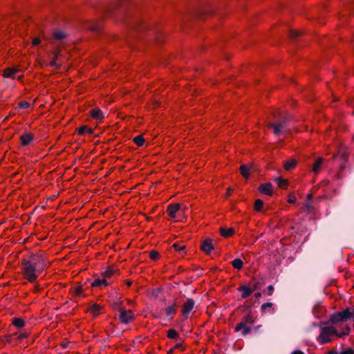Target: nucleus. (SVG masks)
I'll return each instance as SVG.
<instances>
[{
  "mask_svg": "<svg viewBox=\"0 0 354 354\" xmlns=\"http://www.w3.org/2000/svg\"><path fill=\"white\" fill-rule=\"evenodd\" d=\"M129 0H115V1L104 10L107 16H116L123 20L130 16L129 8L131 7Z\"/></svg>",
  "mask_w": 354,
  "mask_h": 354,
  "instance_id": "obj_1",
  "label": "nucleus"
},
{
  "mask_svg": "<svg viewBox=\"0 0 354 354\" xmlns=\"http://www.w3.org/2000/svg\"><path fill=\"white\" fill-rule=\"evenodd\" d=\"M21 268L24 277L30 283L34 282L40 274L38 268L26 259L21 261Z\"/></svg>",
  "mask_w": 354,
  "mask_h": 354,
  "instance_id": "obj_2",
  "label": "nucleus"
},
{
  "mask_svg": "<svg viewBox=\"0 0 354 354\" xmlns=\"http://www.w3.org/2000/svg\"><path fill=\"white\" fill-rule=\"evenodd\" d=\"M250 310V307L246 306L245 311L248 313L242 318L241 322L238 324L234 328L236 332L242 330V335L243 336L247 335L251 332V328L250 327V325L254 324V319L252 315L249 313Z\"/></svg>",
  "mask_w": 354,
  "mask_h": 354,
  "instance_id": "obj_3",
  "label": "nucleus"
},
{
  "mask_svg": "<svg viewBox=\"0 0 354 354\" xmlns=\"http://www.w3.org/2000/svg\"><path fill=\"white\" fill-rule=\"evenodd\" d=\"M129 26L132 28L134 31L138 32L140 35L145 33V32H149V35L153 37V38L157 41H160L161 39L162 35L156 30H148V26L143 24L142 22L139 21H133L131 22H128Z\"/></svg>",
  "mask_w": 354,
  "mask_h": 354,
  "instance_id": "obj_4",
  "label": "nucleus"
},
{
  "mask_svg": "<svg viewBox=\"0 0 354 354\" xmlns=\"http://www.w3.org/2000/svg\"><path fill=\"white\" fill-rule=\"evenodd\" d=\"M279 115L280 118L279 119L275 116V120H277L275 123L268 124V127L273 129V133L275 136H279L283 131L290 120V116L288 115H281V114L279 113Z\"/></svg>",
  "mask_w": 354,
  "mask_h": 354,
  "instance_id": "obj_5",
  "label": "nucleus"
},
{
  "mask_svg": "<svg viewBox=\"0 0 354 354\" xmlns=\"http://www.w3.org/2000/svg\"><path fill=\"white\" fill-rule=\"evenodd\" d=\"M337 335V330L333 326L321 327V332L317 337V340L321 344H324L331 342L330 336Z\"/></svg>",
  "mask_w": 354,
  "mask_h": 354,
  "instance_id": "obj_6",
  "label": "nucleus"
},
{
  "mask_svg": "<svg viewBox=\"0 0 354 354\" xmlns=\"http://www.w3.org/2000/svg\"><path fill=\"white\" fill-rule=\"evenodd\" d=\"M28 260L38 268L39 273H41L47 266L46 259L41 254H33Z\"/></svg>",
  "mask_w": 354,
  "mask_h": 354,
  "instance_id": "obj_7",
  "label": "nucleus"
},
{
  "mask_svg": "<svg viewBox=\"0 0 354 354\" xmlns=\"http://www.w3.org/2000/svg\"><path fill=\"white\" fill-rule=\"evenodd\" d=\"M119 312V319L122 324H127L134 319V314L130 310H127L124 308H120Z\"/></svg>",
  "mask_w": 354,
  "mask_h": 354,
  "instance_id": "obj_8",
  "label": "nucleus"
},
{
  "mask_svg": "<svg viewBox=\"0 0 354 354\" xmlns=\"http://www.w3.org/2000/svg\"><path fill=\"white\" fill-rule=\"evenodd\" d=\"M195 305V301L190 298L186 299L183 306L182 313L185 319L188 317L189 314L193 310Z\"/></svg>",
  "mask_w": 354,
  "mask_h": 354,
  "instance_id": "obj_9",
  "label": "nucleus"
},
{
  "mask_svg": "<svg viewBox=\"0 0 354 354\" xmlns=\"http://www.w3.org/2000/svg\"><path fill=\"white\" fill-rule=\"evenodd\" d=\"M101 23L99 21H88L85 24L84 28L93 32H100L101 30Z\"/></svg>",
  "mask_w": 354,
  "mask_h": 354,
  "instance_id": "obj_10",
  "label": "nucleus"
},
{
  "mask_svg": "<svg viewBox=\"0 0 354 354\" xmlns=\"http://www.w3.org/2000/svg\"><path fill=\"white\" fill-rule=\"evenodd\" d=\"M258 190L263 194L272 196L273 194L272 185L271 183H266L261 184L259 186Z\"/></svg>",
  "mask_w": 354,
  "mask_h": 354,
  "instance_id": "obj_11",
  "label": "nucleus"
},
{
  "mask_svg": "<svg viewBox=\"0 0 354 354\" xmlns=\"http://www.w3.org/2000/svg\"><path fill=\"white\" fill-rule=\"evenodd\" d=\"M214 245L212 243V239H205L201 245V249L206 254H209L212 250H214Z\"/></svg>",
  "mask_w": 354,
  "mask_h": 354,
  "instance_id": "obj_12",
  "label": "nucleus"
},
{
  "mask_svg": "<svg viewBox=\"0 0 354 354\" xmlns=\"http://www.w3.org/2000/svg\"><path fill=\"white\" fill-rule=\"evenodd\" d=\"M20 140L21 145L28 146L34 140V136L30 133L26 132L21 136Z\"/></svg>",
  "mask_w": 354,
  "mask_h": 354,
  "instance_id": "obj_13",
  "label": "nucleus"
},
{
  "mask_svg": "<svg viewBox=\"0 0 354 354\" xmlns=\"http://www.w3.org/2000/svg\"><path fill=\"white\" fill-rule=\"evenodd\" d=\"M342 315V322H346L348 319L351 318H354L353 309L351 310V308H346L342 312H339Z\"/></svg>",
  "mask_w": 354,
  "mask_h": 354,
  "instance_id": "obj_14",
  "label": "nucleus"
},
{
  "mask_svg": "<svg viewBox=\"0 0 354 354\" xmlns=\"http://www.w3.org/2000/svg\"><path fill=\"white\" fill-rule=\"evenodd\" d=\"M180 204H170L167 207V212L171 218H175L176 212L180 209Z\"/></svg>",
  "mask_w": 354,
  "mask_h": 354,
  "instance_id": "obj_15",
  "label": "nucleus"
},
{
  "mask_svg": "<svg viewBox=\"0 0 354 354\" xmlns=\"http://www.w3.org/2000/svg\"><path fill=\"white\" fill-rule=\"evenodd\" d=\"M91 287H96L102 288V287L107 286L109 285L106 278L104 277L102 279L99 278L95 279V280L91 283Z\"/></svg>",
  "mask_w": 354,
  "mask_h": 354,
  "instance_id": "obj_16",
  "label": "nucleus"
},
{
  "mask_svg": "<svg viewBox=\"0 0 354 354\" xmlns=\"http://www.w3.org/2000/svg\"><path fill=\"white\" fill-rule=\"evenodd\" d=\"M237 290L242 292L241 297L243 299L248 297L254 291V290L245 285L239 286Z\"/></svg>",
  "mask_w": 354,
  "mask_h": 354,
  "instance_id": "obj_17",
  "label": "nucleus"
},
{
  "mask_svg": "<svg viewBox=\"0 0 354 354\" xmlns=\"http://www.w3.org/2000/svg\"><path fill=\"white\" fill-rule=\"evenodd\" d=\"M90 115L93 119L101 120L104 118V113L99 108H95L90 111Z\"/></svg>",
  "mask_w": 354,
  "mask_h": 354,
  "instance_id": "obj_18",
  "label": "nucleus"
},
{
  "mask_svg": "<svg viewBox=\"0 0 354 354\" xmlns=\"http://www.w3.org/2000/svg\"><path fill=\"white\" fill-rule=\"evenodd\" d=\"M176 309H177V304L176 301H174V303L171 305L167 306L165 310L166 315L167 316L170 317V319H173L174 315L176 313Z\"/></svg>",
  "mask_w": 354,
  "mask_h": 354,
  "instance_id": "obj_19",
  "label": "nucleus"
},
{
  "mask_svg": "<svg viewBox=\"0 0 354 354\" xmlns=\"http://www.w3.org/2000/svg\"><path fill=\"white\" fill-rule=\"evenodd\" d=\"M119 270L114 266H109L106 268V270L102 273V275L105 278H109L112 275L118 273Z\"/></svg>",
  "mask_w": 354,
  "mask_h": 354,
  "instance_id": "obj_20",
  "label": "nucleus"
},
{
  "mask_svg": "<svg viewBox=\"0 0 354 354\" xmlns=\"http://www.w3.org/2000/svg\"><path fill=\"white\" fill-rule=\"evenodd\" d=\"M19 71L16 68H7L3 71V77L6 78L15 79L14 75Z\"/></svg>",
  "mask_w": 354,
  "mask_h": 354,
  "instance_id": "obj_21",
  "label": "nucleus"
},
{
  "mask_svg": "<svg viewBox=\"0 0 354 354\" xmlns=\"http://www.w3.org/2000/svg\"><path fill=\"white\" fill-rule=\"evenodd\" d=\"M339 322H342V315L339 312H337V313H333L330 316V317L327 323L335 324H337Z\"/></svg>",
  "mask_w": 354,
  "mask_h": 354,
  "instance_id": "obj_22",
  "label": "nucleus"
},
{
  "mask_svg": "<svg viewBox=\"0 0 354 354\" xmlns=\"http://www.w3.org/2000/svg\"><path fill=\"white\" fill-rule=\"evenodd\" d=\"M76 131L80 134L84 135L85 133L88 134H93V129L92 128H90L86 125L81 126L78 129H76Z\"/></svg>",
  "mask_w": 354,
  "mask_h": 354,
  "instance_id": "obj_23",
  "label": "nucleus"
},
{
  "mask_svg": "<svg viewBox=\"0 0 354 354\" xmlns=\"http://www.w3.org/2000/svg\"><path fill=\"white\" fill-rule=\"evenodd\" d=\"M252 166L248 165H242L240 167V172L245 178H248L250 176V171Z\"/></svg>",
  "mask_w": 354,
  "mask_h": 354,
  "instance_id": "obj_24",
  "label": "nucleus"
},
{
  "mask_svg": "<svg viewBox=\"0 0 354 354\" xmlns=\"http://www.w3.org/2000/svg\"><path fill=\"white\" fill-rule=\"evenodd\" d=\"M219 232L221 234V235L224 237H230L231 236L234 232V230L233 228H225V227H220Z\"/></svg>",
  "mask_w": 354,
  "mask_h": 354,
  "instance_id": "obj_25",
  "label": "nucleus"
},
{
  "mask_svg": "<svg viewBox=\"0 0 354 354\" xmlns=\"http://www.w3.org/2000/svg\"><path fill=\"white\" fill-rule=\"evenodd\" d=\"M297 165V161L294 159L288 160L284 163V168L286 171H290Z\"/></svg>",
  "mask_w": 354,
  "mask_h": 354,
  "instance_id": "obj_26",
  "label": "nucleus"
},
{
  "mask_svg": "<svg viewBox=\"0 0 354 354\" xmlns=\"http://www.w3.org/2000/svg\"><path fill=\"white\" fill-rule=\"evenodd\" d=\"M274 180L277 183L278 186L281 189H286L288 186V182L281 177L275 178Z\"/></svg>",
  "mask_w": 354,
  "mask_h": 354,
  "instance_id": "obj_27",
  "label": "nucleus"
},
{
  "mask_svg": "<svg viewBox=\"0 0 354 354\" xmlns=\"http://www.w3.org/2000/svg\"><path fill=\"white\" fill-rule=\"evenodd\" d=\"M12 324L17 328H22L25 326V322L19 317H13L12 319Z\"/></svg>",
  "mask_w": 354,
  "mask_h": 354,
  "instance_id": "obj_28",
  "label": "nucleus"
},
{
  "mask_svg": "<svg viewBox=\"0 0 354 354\" xmlns=\"http://www.w3.org/2000/svg\"><path fill=\"white\" fill-rule=\"evenodd\" d=\"M324 161V159L322 158H318L316 160H315V162L314 163L313 167H312V169L313 171L315 172V173H317L319 172L320 168H321V166L322 165V162Z\"/></svg>",
  "mask_w": 354,
  "mask_h": 354,
  "instance_id": "obj_29",
  "label": "nucleus"
},
{
  "mask_svg": "<svg viewBox=\"0 0 354 354\" xmlns=\"http://www.w3.org/2000/svg\"><path fill=\"white\" fill-rule=\"evenodd\" d=\"M133 141L138 147L143 146L145 142V138L142 135H138V136L134 137L133 139Z\"/></svg>",
  "mask_w": 354,
  "mask_h": 354,
  "instance_id": "obj_30",
  "label": "nucleus"
},
{
  "mask_svg": "<svg viewBox=\"0 0 354 354\" xmlns=\"http://www.w3.org/2000/svg\"><path fill=\"white\" fill-rule=\"evenodd\" d=\"M232 266L237 270H241L243 268V262L241 259H235L232 261Z\"/></svg>",
  "mask_w": 354,
  "mask_h": 354,
  "instance_id": "obj_31",
  "label": "nucleus"
},
{
  "mask_svg": "<svg viewBox=\"0 0 354 354\" xmlns=\"http://www.w3.org/2000/svg\"><path fill=\"white\" fill-rule=\"evenodd\" d=\"M252 281H253V288H252V289L254 290V291L261 288V287L263 285H264V283L257 278H253Z\"/></svg>",
  "mask_w": 354,
  "mask_h": 354,
  "instance_id": "obj_32",
  "label": "nucleus"
},
{
  "mask_svg": "<svg viewBox=\"0 0 354 354\" xmlns=\"http://www.w3.org/2000/svg\"><path fill=\"white\" fill-rule=\"evenodd\" d=\"M66 37V35L62 30H55L53 32V37L57 40H62Z\"/></svg>",
  "mask_w": 354,
  "mask_h": 354,
  "instance_id": "obj_33",
  "label": "nucleus"
},
{
  "mask_svg": "<svg viewBox=\"0 0 354 354\" xmlns=\"http://www.w3.org/2000/svg\"><path fill=\"white\" fill-rule=\"evenodd\" d=\"M71 292L73 295L75 296H79L82 294L83 292V288L82 285H80L78 286H74L71 288Z\"/></svg>",
  "mask_w": 354,
  "mask_h": 354,
  "instance_id": "obj_34",
  "label": "nucleus"
},
{
  "mask_svg": "<svg viewBox=\"0 0 354 354\" xmlns=\"http://www.w3.org/2000/svg\"><path fill=\"white\" fill-rule=\"evenodd\" d=\"M167 337L170 339H177L179 335L176 330L171 328L167 330Z\"/></svg>",
  "mask_w": 354,
  "mask_h": 354,
  "instance_id": "obj_35",
  "label": "nucleus"
},
{
  "mask_svg": "<svg viewBox=\"0 0 354 354\" xmlns=\"http://www.w3.org/2000/svg\"><path fill=\"white\" fill-rule=\"evenodd\" d=\"M263 205V201L261 199H257L254 202V209L257 212H261L262 210Z\"/></svg>",
  "mask_w": 354,
  "mask_h": 354,
  "instance_id": "obj_36",
  "label": "nucleus"
},
{
  "mask_svg": "<svg viewBox=\"0 0 354 354\" xmlns=\"http://www.w3.org/2000/svg\"><path fill=\"white\" fill-rule=\"evenodd\" d=\"M101 306L99 304H93L91 306L90 311L94 315H98L101 310Z\"/></svg>",
  "mask_w": 354,
  "mask_h": 354,
  "instance_id": "obj_37",
  "label": "nucleus"
},
{
  "mask_svg": "<svg viewBox=\"0 0 354 354\" xmlns=\"http://www.w3.org/2000/svg\"><path fill=\"white\" fill-rule=\"evenodd\" d=\"M273 304L271 302H266L261 305V310L262 313H266L268 309L272 308Z\"/></svg>",
  "mask_w": 354,
  "mask_h": 354,
  "instance_id": "obj_38",
  "label": "nucleus"
},
{
  "mask_svg": "<svg viewBox=\"0 0 354 354\" xmlns=\"http://www.w3.org/2000/svg\"><path fill=\"white\" fill-rule=\"evenodd\" d=\"M162 291V288L159 287L158 288L153 289L151 292V296L154 299H157L159 297L160 293Z\"/></svg>",
  "mask_w": 354,
  "mask_h": 354,
  "instance_id": "obj_39",
  "label": "nucleus"
},
{
  "mask_svg": "<svg viewBox=\"0 0 354 354\" xmlns=\"http://www.w3.org/2000/svg\"><path fill=\"white\" fill-rule=\"evenodd\" d=\"M54 53H55V56H54V58L53 59V60L50 62V66H55L57 68H59V66L56 63L57 59L59 56V52H55Z\"/></svg>",
  "mask_w": 354,
  "mask_h": 354,
  "instance_id": "obj_40",
  "label": "nucleus"
},
{
  "mask_svg": "<svg viewBox=\"0 0 354 354\" xmlns=\"http://www.w3.org/2000/svg\"><path fill=\"white\" fill-rule=\"evenodd\" d=\"M339 354H354V348L351 347L344 348Z\"/></svg>",
  "mask_w": 354,
  "mask_h": 354,
  "instance_id": "obj_41",
  "label": "nucleus"
},
{
  "mask_svg": "<svg viewBox=\"0 0 354 354\" xmlns=\"http://www.w3.org/2000/svg\"><path fill=\"white\" fill-rule=\"evenodd\" d=\"M149 257L152 260H157L160 257V254L155 250H151L149 253Z\"/></svg>",
  "mask_w": 354,
  "mask_h": 354,
  "instance_id": "obj_42",
  "label": "nucleus"
},
{
  "mask_svg": "<svg viewBox=\"0 0 354 354\" xmlns=\"http://www.w3.org/2000/svg\"><path fill=\"white\" fill-rule=\"evenodd\" d=\"M172 247L178 252H183L185 250V245H180L178 243H175L172 245Z\"/></svg>",
  "mask_w": 354,
  "mask_h": 354,
  "instance_id": "obj_43",
  "label": "nucleus"
},
{
  "mask_svg": "<svg viewBox=\"0 0 354 354\" xmlns=\"http://www.w3.org/2000/svg\"><path fill=\"white\" fill-rule=\"evenodd\" d=\"M300 34L301 32L299 31L292 30L290 31L289 35L292 39H296L300 35Z\"/></svg>",
  "mask_w": 354,
  "mask_h": 354,
  "instance_id": "obj_44",
  "label": "nucleus"
},
{
  "mask_svg": "<svg viewBox=\"0 0 354 354\" xmlns=\"http://www.w3.org/2000/svg\"><path fill=\"white\" fill-rule=\"evenodd\" d=\"M18 106L20 109H28L30 106V104L26 101H21L18 104Z\"/></svg>",
  "mask_w": 354,
  "mask_h": 354,
  "instance_id": "obj_45",
  "label": "nucleus"
},
{
  "mask_svg": "<svg viewBox=\"0 0 354 354\" xmlns=\"http://www.w3.org/2000/svg\"><path fill=\"white\" fill-rule=\"evenodd\" d=\"M112 307L114 310H118L120 311V308H122L120 306V301H115L112 304Z\"/></svg>",
  "mask_w": 354,
  "mask_h": 354,
  "instance_id": "obj_46",
  "label": "nucleus"
},
{
  "mask_svg": "<svg viewBox=\"0 0 354 354\" xmlns=\"http://www.w3.org/2000/svg\"><path fill=\"white\" fill-rule=\"evenodd\" d=\"M349 331H350V328H347L346 331H345V332H342V333H339L337 332V335H336V336H337V337H343V336H344V335H348V334L349 333Z\"/></svg>",
  "mask_w": 354,
  "mask_h": 354,
  "instance_id": "obj_47",
  "label": "nucleus"
},
{
  "mask_svg": "<svg viewBox=\"0 0 354 354\" xmlns=\"http://www.w3.org/2000/svg\"><path fill=\"white\" fill-rule=\"evenodd\" d=\"M28 336V333H21L18 336V339L21 340V339L26 338Z\"/></svg>",
  "mask_w": 354,
  "mask_h": 354,
  "instance_id": "obj_48",
  "label": "nucleus"
},
{
  "mask_svg": "<svg viewBox=\"0 0 354 354\" xmlns=\"http://www.w3.org/2000/svg\"><path fill=\"white\" fill-rule=\"evenodd\" d=\"M274 290V286L272 285H270L268 287V295H272Z\"/></svg>",
  "mask_w": 354,
  "mask_h": 354,
  "instance_id": "obj_49",
  "label": "nucleus"
},
{
  "mask_svg": "<svg viewBox=\"0 0 354 354\" xmlns=\"http://www.w3.org/2000/svg\"><path fill=\"white\" fill-rule=\"evenodd\" d=\"M318 308H319V305H317L313 308V313L314 315H318Z\"/></svg>",
  "mask_w": 354,
  "mask_h": 354,
  "instance_id": "obj_50",
  "label": "nucleus"
},
{
  "mask_svg": "<svg viewBox=\"0 0 354 354\" xmlns=\"http://www.w3.org/2000/svg\"><path fill=\"white\" fill-rule=\"evenodd\" d=\"M40 43V39L39 38H35L33 40H32V44L34 46H37Z\"/></svg>",
  "mask_w": 354,
  "mask_h": 354,
  "instance_id": "obj_51",
  "label": "nucleus"
},
{
  "mask_svg": "<svg viewBox=\"0 0 354 354\" xmlns=\"http://www.w3.org/2000/svg\"><path fill=\"white\" fill-rule=\"evenodd\" d=\"M305 207L306 208L307 211L310 212L311 211L313 206L311 205L310 203H308L305 204Z\"/></svg>",
  "mask_w": 354,
  "mask_h": 354,
  "instance_id": "obj_52",
  "label": "nucleus"
},
{
  "mask_svg": "<svg viewBox=\"0 0 354 354\" xmlns=\"http://www.w3.org/2000/svg\"><path fill=\"white\" fill-rule=\"evenodd\" d=\"M296 200H297L296 197L293 196L292 198H290L288 201L290 203H294L296 202Z\"/></svg>",
  "mask_w": 354,
  "mask_h": 354,
  "instance_id": "obj_53",
  "label": "nucleus"
},
{
  "mask_svg": "<svg viewBox=\"0 0 354 354\" xmlns=\"http://www.w3.org/2000/svg\"><path fill=\"white\" fill-rule=\"evenodd\" d=\"M205 12H206V10H198V11L196 12H195V15H198V16H199V15H203V13H205Z\"/></svg>",
  "mask_w": 354,
  "mask_h": 354,
  "instance_id": "obj_54",
  "label": "nucleus"
},
{
  "mask_svg": "<svg viewBox=\"0 0 354 354\" xmlns=\"http://www.w3.org/2000/svg\"><path fill=\"white\" fill-rule=\"evenodd\" d=\"M291 354H305V353L300 350H296V351H294L293 352H292Z\"/></svg>",
  "mask_w": 354,
  "mask_h": 354,
  "instance_id": "obj_55",
  "label": "nucleus"
},
{
  "mask_svg": "<svg viewBox=\"0 0 354 354\" xmlns=\"http://www.w3.org/2000/svg\"><path fill=\"white\" fill-rule=\"evenodd\" d=\"M261 295H261V292H257V293H255V294H254V297H255L256 298H257V299H258V298H260V297H261Z\"/></svg>",
  "mask_w": 354,
  "mask_h": 354,
  "instance_id": "obj_56",
  "label": "nucleus"
},
{
  "mask_svg": "<svg viewBox=\"0 0 354 354\" xmlns=\"http://www.w3.org/2000/svg\"><path fill=\"white\" fill-rule=\"evenodd\" d=\"M182 347V344L180 343H178L174 346V348H180Z\"/></svg>",
  "mask_w": 354,
  "mask_h": 354,
  "instance_id": "obj_57",
  "label": "nucleus"
},
{
  "mask_svg": "<svg viewBox=\"0 0 354 354\" xmlns=\"http://www.w3.org/2000/svg\"><path fill=\"white\" fill-rule=\"evenodd\" d=\"M328 354H339L335 350L330 351Z\"/></svg>",
  "mask_w": 354,
  "mask_h": 354,
  "instance_id": "obj_58",
  "label": "nucleus"
},
{
  "mask_svg": "<svg viewBox=\"0 0 354 354\" xmlns=\"http://www.w3.org/2000/svg\"><path fill=\"white\" fill-rule=\"evenodd\" d=\"M312 198H313L312 194H308L307 195V199H308V201L311 200V199H312Z\"/></svg>",
  "mask_w": 354,
  "mask_h": 354,
  "instance_id": "obj_59",
  "label": "nucleus"
},
{
  "mask_svg": "<svg viewBox=\"0 0 354 354\" xmlns=\"http://www.w3.org/2000/svg\"><path fill=\"white\" fill-rule=\"evenodd\" d=\"M231 192H232V189L231 188H228L227 191V196H229Z\"/></svg>",
  "mask_w": 354,
  "mask_h": 354,
  "instance_id": "obj_60",
  "label": "nucleus"
},
{
  "mask_svg": "<svg viewBox=\"0 0 354 354\" xmlns=\"http://www.w3.org/2000/svg\"><path fill=\"white\" fill-rule=\"evenodd\" d=\"M126 283H127V285L128 286H131V284H132V281H127Z\"/></svg>",
  "mask_w": 354,
  "mask_h": 354,
  "instance_id": "obj_61",
  "label": "nucleus"
},
{
  "mask_svg": "<svg viewBox=\"0 0 354 354\" xmlns=\"http://www.w3.org/2000/svg\"><path fill=\"white\" fill-rule=\"evenodd\" d=\"M261 327V326H257V327H255V330H258L259 329V328Z\"/></svg>",
  "mask_w": 354,
  "mask_h": 354,
  "instance_id": "obj_62",
  "label": "nucleus"
},
{
  "mask_svg": "<svg viewBox=\"0 0 354 354\" xmlns=\"http://www.w3.org/2000/svg\"><path fill=\"white\" fill-rule=\"evenodd\" d=\"M67 346L66 344H63L62 347L66 348Z\"/></svg>",
  "mask_w": 354,
  "mask_h": 354,
  "instance_id": "obj_63",
  "label": "nucleus"
},
{
  "mask_svg": "<svg viewBox=\"0 0 354 354\" xmlns=\"http://www.w3.org/2000/svg\"><path fill=\"white\" fill-rule=\"evenodd\" d=\"M7 342H10V337H8V338L7 339Z\"/></svg>",
  "mask_w": 354,
  "mask_h": 354,
  "instance_id": "obj_64",
  "label": "nucleus"
}]
</instances>
